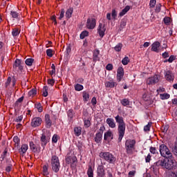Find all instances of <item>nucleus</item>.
Segmentation results:
<instances>
[{
    "mask_svg": "<svg viewBox=\"0 0 177 177\" xmlns=\"http://www.w3.org/2000/svg\"><path fill=\"white\" fill-rule=\"evenodd\" d=\"M160 165L164 167L166 169L175 171L177 169V162L175 159L172 158V156H163L162 160H160Z\"/></svg>",
    "mask_w": 177,
    "mask_h": 177,
    "instance_id": "nucleus-1",
    "label": "nucleus"
},
{
    "mask_svg": "<svg viewBox=\"0 0 177 177\" xmlns=\"http://www.w3.org/2000/svg\"><path fill=\"white\" fill-rule=\"evenodd\" d=\"M116 122L118 124V131L119 134L118 141L121 142L124 135H125V122H124V118L118 115L115 117Z\"/></svg>",
    "mask_w": 177,
    "mask_h": 177,
    "instance_id": "nucleus-2",
    "label": "nucleus"
},
{
    "mask_svg": "<svg viewBox=\"0 0 177 177\" xmlns=\"http://www.w3.org/2000/svg\"><path fill=\"white\" fill-rule=\"evenodd\" d=\"M51 167L53 171L57 174L60 171V161L57 156H53L51 158Z\"/></svg>",
    "mask_w": 177,
    "mask_h": 177,
    "instance_id": "nucleus-3",
    "label": "nucleus"
},
{
    "mask_svg": "<svg viewBox=\"0 0 177 177\" xmlns=\"http://www.w3.org/2000/svg\"><path fill=\"white\" fill-rule=\"evenodd\" d=\"M135 145L136 141L135 140H127L125 142V149L127 151V154H132V151L135 150Z\"/></svg>",
    "mask_w": 177,
    "mask_h": 177,
    "instance_id": "nucleus-4",
    "label": "nucleus"
},
{
    "mask_svg": "<svg viewBox=\"0 0 177 177\" xmlns=\"http://www.w3.org/2000/svg\"><path fill=\"white\" fill-rule=\"evenodd\" d=\"M159 151L160 153V156H169L171 154L168 147L164 144L160 145Z\"/></svg>",
    "mask_w": 177,
    "mask_h": 177,
    "instance_id": "nucleus-5",
    "label": "nucleus"
},
{
    "mask_svg": "<svg viewBox=\"0 0 177 177\" xmlns=\"http://www.w3.org/2000/svg\"><path fill=\"white\" fill-rule=\"evenodd\" d=\"M86 27L88 30H93L96 27V19L95 18H88L86 21Z\"/></svg>",
    "mask_w": 177,
    "mask_h": 177,
    "instance_id": "nucleus-6",
    "label": "nucleus"
},
{
    "mask_svg": "<svg viewBox=\"0 0 177 177\" xmlns=\"http://www.w3.org/2000/svg\"><path fill=\"white\" fill-rule=\"evenodd\" d=\"M42 124V118L40 117H35L32 120L31 127L32 128H37V127H39Z\"/></svg>",
    "mask_w": 177,
    "mask_h": 177,
    "instance_id": "nucleus-7",
    "label": "nucleus"
},
{
    "mask_svg": "<svg viewBox=\"0 0 177 177\" xmlns=\"http://www.w3.org/2000/svg\"><path fill=\"white\" fill-rule=\"evenodd\" d=\"M160 81V79H158V75H155L153 77H149L147 80V85H154L157 84Z\"/></svg>",
    "mask_w": 177,
    "mask_h": 177,
    "instance_id": "nucleus-8",
    "label": "nucleus"
},
{
    "mask_svg": "<svg viewBox=\"0 0 177 177\" xmlns=\"http://www.w3.org/2000/svg\"><path fill=\"white\" fill-rule=\"evenodd\" d=\"M77 156H70L66 158V164H71V165H76L77 162Z\"/></svg>",
    "mask_w": 177,
    "mask_h": 177,
    "instance_id": "nucleus-9",
    "label": "nucleus"
},
{
    "mask_svg": "<svg viewBox=\"0 0 177 177\" xmlns=\"http://www.w3.org/2000/svg\"><path fill=\"white\" fill-rule=\"evenodd\" d=\"M165 78L167 81L171 82V81H174V80H175V75H174V73H172V71H167L165 73Z\"/></svg>",
    "mask_w": 177,
    "mask_h": 177,
    "instance_id": "nucleus-10",
    "label": "nucleus"
},
{
    "mask_svg": "<svg viewBox=\"0 0 177 177\" xmlns=\"http://www.w3.org/2000/svg\"><path fill=\"white\" fill-rule=\"evenodd\" d=\"M97 32L101 37V38H103L104 37V32H106V26L103 25L102 24H100L97 29Z\"/></svg>",
    "mask_w": 177,
    "mask_h": 177,
    "instance_id": "nucleus-11",
    "label": "nucleus"
},
{
    "mask_svg": "<svg viewBox=\"0 0 177 177\" xmlns=\"http://www.w3.org/2000/svg\"><path fill=\"white\" fill-rule=\"evenodd\" d=\"M100 55V50H99L97 48H95L93 52V60L95 62V63L100 60V57H99Z\"/></svg>",
    "mask_w": 177,
    "mask_h": 177,
    "instance_id": "nucleus-12",
    "label": "nucleus"
},
{
    "mask_svg": "<svg viewBox=\"0 0 177 177\" xmlns=\"http://www.w3.org/2000/svg\"><path fill=\"white\" fill-rule=\"evenodd\" d=\"M41 145L44 149H45V146L48 145V142H49V138L46 137L45 133L41 134V138H40Z\"/></svg>",
    "mask_w": 177,
    "mask_h": 177,
    "instance_id": "nucleus-13",
    "label": "nucleus"
},
{
    "mask_svg": "<svg viewBox=\"0 0 177 177\" xmlns=\"http://www.w3.org/2000/svg\"><path fill=\"white\" fill-rule=\"evenodd\" d=\"M124 77V68L120 66L117 71V80L120 82Z\"/></svg>",
    "mask_w": 177,
    "mask_h": 177,
    "instance_id": "nucleus-14",
    "label": "nucleus"
},
{
    "mask_svg": "<svg viewBox=\"0 0 177 177\" xmlns=\"http://www.w3.org/2000/svg\"><path fill=\"white\" fill-rule=\"evenodd\" d=\"M30 148L33 153H39V151H41L39 145H35L33 142H30Z\"/></svg>",
    "mask_w": 177,
    "mask_h": 177,
    "instance_id": "nucleus-15",
    "label": "nucleus"
},
{
    "mask_svg": "<svg viewBox=\"0 0 177 177\" xmlns=\"http://www.w3.org/2000/svg\"><path fill=\"white\" fill-rule=\"evenodd\" d=\"M97 174L98 177H104L106 173H104V167H103V165L98 166Z\"/></svg>",
    "mask_w": 177,
    "mask_h": 177,
    "instance_id": "nucleus-16",
    "label": "nucleus"
},
{
    "mask_svg": "<svg viewBox=\"0 0 177 177\" xmlns=\"http://www.w3.org/2000/svg\"><path fill=\"white\" fill-rule=\"evenodd\" d=\"M161 46L160 41H155L151 44V51L158 53V48Z\"/></svg>",
    "mask_w": 177,
    "mask_h": 177,
    "instance_id": "nucleus-17",
    "label": "nucleus"
},
{
    "mask_svg": "<svg viewBox=\"0 0 177 177\" xmlns=\"http://www.w3.org/2000/svg\"><path fill=\"white\" fill-rule=\"evenodd\" d=\"M45 122H46V127L48 129L52 127V120H50V115L49 114L45 115Z\"/></svg>",
    "mask_w": 177,
    "mask_h": 177,
    "instance_id": "nucleus-18",
    "label": "nucleus"
},
{
    "mask_svg": "<svg viewBox=\"0 0 177 177\" xmlns=\"http://www.w3.org/2000/svg\"><path fill=\"white\" fill-rule=\"evenodd\" d=\"M101 158H104L106 161L110 162L111 164H113V162H115V157L113 156H101Z\"/></svg>",
    "mask_w": 177,
    "mask_h": 177,
    "instance_id": "nucleus-19",
    "label": "nucleus"
},
{
    "mask_svg": "<svg viewBox=\"0 0 177 177\" xmlns=\"http://www.w3.org/2000/svg\"><path fill=\"white\" fill-rule=\"evenodd\" d=\"M103 139V135L102 134L101 132H97L95 134V137L94 138V140L95 143H102V140Z\"/></svg>",
    "mask_w": 177,
    "mask_h": 177,
    "instance_id": "nucleus-20",
    "label": "nucleus"
},
{
    "mask_svg": "<svg viewBox=\"0 0 177 177\" xmlns=\"http://www.w3.org/2000/svg\"><path fill=\"white\" fill-rule=\"evenodd\" d=\"M113 136L114 134H113V132L109 130L104 133V140H109V138H111V139L112 140Z\"/></svg>",
    "mask_w": 177,
    "mask_h": 177,
    "instance_id": "nucleus-21",
    "label": "nucleus"
},
{
    "mask_svg": "<svg viewBox=\"0 0 177 177\" xmlns=\"http://www.w3.org/2000/svg\"><path fill=\"white\" fill-rule=\"evenodd\" d=\"M131 9V6H127L120 13H119V16L120 17H122V16H124V15H127V13H128V12H129Z\"/></svg>",
    "mask_w": 177,
    "mask_h": 177,
    "instance_id": "nucleus-22",
    "label": "nucleus"
},
{
    "mask_svg": "<svg viewBox=\"0 0 177 177\" xmlns=\"http://www.w3.org/2000/svg\"><path fill=\"white\" fill-rule=\"evenodd\" d=\"M106 124H108L110 128H115V122H114V119L113 118H107L106 119Z\"/></svg>",
    "mask_w": 177,
    "mask_h": 177,
    "instance_id": "nucleus-23",
    "label": "nucleus"
},
{
    "mask_svg": "<svg viewBox=\"0 0 177 177\" xmlns=\"http://www.w3.org/2000/svg\"><path fill=\"white\" fill-rule=\"evenodd\" d=\"M142 99L145 100V102H148L147 104H153V100H151L150 96H149L147 94H144L142 95Z\"/></svg>",
    "mask_w": 177,
    "mask_h": 177,
    "instance_id": "nucleus-24",
    "label": "nucleus"
},
{
    "mask_svg": "<svg viewBox=\"0 0 177 177\" xmlns=\"http://www.w3.org/2000/svg\"><path fill=\"white\" fill-rule=\"evenodd\" d=\"M127 20L125 18H124L121 20L120 28H119L120 31H122V29L125 28V26H127Z\"/></svg>",
    "mask_w": 177,
    "mask_h": 177,
    "instance_id": "nucleus-25",
    "label": "nucleus"
},
{
    "mask_svg": "<svg viewBox=\"0 0 177 177\" xmlns=\"http://www.w3.org/2000/svg\"><path fill=\"white\" fill-rule=\"evenodd\" d=\"M13 142H15V147L19 149V145H20V138L17 136L13 138Z\"/></svg>",
    "mask_w": 177,
    "mask_h": 177,
    "instance_id": "nucleus-26",
    "label": "nucleus"
},
{
    "mask_svg": "<svg viewBox=\"0 0 177 177\" xmlns=\"http://www.w3.org/2000/svg\"><path fill=\"white\" fill-rule=\"evenodd\" d=\"M27 150H28V145H27V144H24L21 145V147L19 149V153H22V154H24V153H26Z\"/></svg>",
    "mask_w": 177,
    "mask_h": 177,
    "instance_id": "nucleus-27",
    "label": "nucleus"
},
{
    "mask_svg": "<svg viewBox=\"0 0 177 177\" xmlns=\"http://www.w3.org/2000/svg\"><path fill=\"white\" fill-rule=\"evenodd\" d=\"M105 86L106 88H114V86H117V83L113 82H106L105 83Z\"/></svg>",
    "mask_w": 177,
    "mask_h": 177,
    "instance_id": "nucleus-28",
    "label": "nucleus"
},
{
    "mask_svg": "<svg viewBox=\"0 0 177 177\" xmlns=\"http://www.w3.org/2000/svg\"><path fill=\"white\" fill-rule=\"evenodd\" d=\"M88 177H93V169L92 168V165H88V169L87 170Z\"/></svg>",
    "mask_w": 177,
    "mask_h": 177,
    "instance_id": "nucleus-29",
    "label": "nucleus"
},
{
    "mask_svg": "<svg viewBox=\"0 0 177 177\" xmlns=\"http://www.w3.org/2000/svg\"><path fill=\"white\" fill-rule=\"evenodd\" d=\"M49 168V165H45L43 166V174L45 176L49 175V171L48 169Z\"/></svg>",
    "mask_w": 177,
    "mask_h": 177,
    "instance_id": "nucleus-30",
    "label": "nucleus"
},
{
    "mask_svg": "<svg viewBox=\"0 0 177 177\" xmlns=\"http://www.w3.org/2000/svg\"><path fill=\"white\" fill-rule=\"evenodd\" d=\"M21 64V60L17 59L13 64V68L16 70Z\"/></svg>",
    "mask_w": 177,
    "mask_h": 177,
    "instance_id": "nucleus-31",
    "label": "nucleus"
},
{
    "mask_svg": "<svg viewBox=\"0 0 177 177\" xmlns=\"http://www.w3.org/2000/svg\"><path fill=\"white\" fill-rule=\"evenodd\" d=\"M25 63L26 66H32V63H34V59L32 58H28L26 59Z\"/></svg>",
    "mask_w": 177,
    "mask_h": 177,
    "instance_id": "nucleus-32",
    "label": "nucleus"
},
{
    "mask_svg": "<svg viewBox=\"0 0 177 177\" xmlns=\"http://www.w3.org/2000/svg\"><path fill=\"white\" fill-rule=\"evenodd\" d=\"M129 62H131V59H129V57H124L122 60V64H123V66H127L128 63H129Z\"/></svg>",
    "mask_w": 177,
    "mask_h": 177,
    "instance_id": "nucleus-33",
    "label": "nucleus"
},
{
    "mask_svg": "<svg viewBox=\"0 0 177 177\" xmlns=\"http://www.w3.org/2000/svg\"><path fill=\"white\" fill-rule=\"evenodd\" d=\"M73 15V8L68 9L66 12V17L70 19Z\"/></svg>",
    "mask_w": 177,
    "mask_h": 177,
    "instance_id": "nucleus-34",
    "label": "nucleus"
},
{
    "mask_svg": "<svg viewBox=\"0 0 177 177\" xmlns=\"http://www.w3.org/2000/svg\"><path fill=\"white\" fill-rule=\"evenodd\" d=\"M74 132H75V135L76 136H80L81 135V128L80 127H75L74 128Z\"/></svg>",
    "mask_w": 177,
    "mask_h": 177,
    "instance_id": "nucleus-35",
    "label": "nucleus"
},
{
    "mask_svg": "<svg viewBox=\"0 0 177 177\" xmlns=\"http://www.w3.org/2000/svg\"><path fill=\"white\" fill-rule=\"evenodd\" d=\"M121 49H122V44L121 43L118 44L114 47V50H115V52H121Z\"/></svg>",
    "mask_w": 177,
    "mask_h": 177,
    "instance_id": "nucleus-36",
    "label": "nucleus"
},
{
    "mask_svg": "<svg viewBox=\"0 0 177 177\" xmlns=\"http://www.w3.org/2000/svg\"><path fill=\"white\" fill-rule=\"evenodd\" d=\"M88 35H89V32H88L86 30H84L80 34V39H84L85 38V37H88Z\"/></svg>",
    "mask_w": 177,
    "mask_h": 177,
    "instance_id": "nucleus-37",
    "label": "nucleus"
},
{
    "mask_svg": "<svg viewBox=\"0 0 177 177\" xmlns=\"http://www.w3.org/2000/svg\"><path fill=\"white\" fill-rule=\"evenodd\" d=\"M163 21H164L165 24H166V26H169V24H171V17H165L163 19Z\"/></svg>",
    "mask_w": 177,
    "mask_h": 177,
    "instance_id": "nucleus-38",
    "label": "nucleus"
},
{
    "mask_svg": "<svg viewBox=\"0 0 177 177\" xmlns=\"http://www.w3.org/2000/svg\"><path fill=\"white\" fill-rule=\"evenodd\" d=\"M35 106L36 109H37L39 113H42V111H44V108H42L41 103L36 104Z\"/></svg>",
    "mask_w": 177,
    "mask_h": 177,
    "instance_id": "nucleus-39",
    "label": "nucleus"
},
{
    "mask_svg": "<svg viewBox=\"0 0 177 177\" xmlns=\"http://www.w3.org/2000/svg\"><path fill=\"white\" fill-rule=\"evenodd\" d=\"M160 99H162V100H165V99H169V97H170L169 94H168L167 93L160 94Z\"/></svg>",
    "mask_w": 177,
    "mask_h": 177,
    "instance_id": "nucleus-40",
    "label": "nucleus"
},
{
    "mask_svg": "<svg viewBox=\"0 0 177 177\" xmlns=\"http://www.w3.org/2000/svg\"><path fill=\"white\" fill-rule=\"evenodd\" d=\"M120 103L122 106H129V100H128V99L127 98L122 100Z\"/></svg>",
    "mask_w": 177,
    "mask_h": 177,
    "instance_id": "nucleus-41",
    "label": "nucleus"
},
{
    "mask_svg": "<svg viewBox=\"0 0 177 177\" xmlns=\"http://www.w3.org/2000/svg\"><path fill=\"white\" fill-rule=\"evenodd\" d=\"M172 153L174 156H177V140L175 141L174 145L172 147Z\"/></svg>",
    "mask_w": 177,
    "mask_h": 177,
    "instance_id": "nucleus-42",
    "label": "nucleus"
},
{
    "mask_svg": "<svg viewBox=\"0 0 177 177\" xmlns=\"http://www.w3.org/2000/svg\"><path fill=\"white\" fill-rule=\"evenodd\" d=\"M82 89H84V86H82V84H77L75 86V91H82Z\"/></svg>",
    "mask_w": 177,
    "mask_h": 177,
    "instance_id": "nucleus-43",
    "label": "nucleus"
},
{
    "mask_svg": "<svg viewBox=\"0 0 177 177\" xmlns=\"http://www.w3.org/2000/svg\"><path fill=\"white\" fill-rule=\"evenodd\" d=\"M42 96H44V97H46V96H48V86H44Z\"/></svg>",
    "mask_w": 177,
    "mask_h": 177,
    "instance_id": "nucleus-44",
    "label": "nucleus"
},
{
    "mask_svg": "<svg viewBox=\"0 0 177 177\" xmlns=\"http://www.w3.org/2000/svg\"><path fill=\"white\" fill-rule=\"evenodd\" d=\"M10 15L12 19H18L19 18V13L16 11H11Z\"/></svg>",
    "mask_w": 177,
    "mask_h": 177,
    "instance_id": "nucleus-45",
    "label": "nucleus"
},
{
    "mask_svg": "<svg viewBox=\"0 0 177 177\" xmlns=\"http://www.w3.org/2000/svg\"><path fill=\"white\" fill-rule=\"evenodd\" d=\"M12 34L13 37H17L19 34H20V32L19 31V29L14 28L12 31Z\"/></svg>",
    "mask_w": 177,
    "mask_h": 177,
    "instance_id": "nucleus-46",
    "label": "nucleus"
},
{
    "mask_svg": "<svg viewBox=\"0 0 177 177\" xmlns=\"http://www.w3.org/2000/svg\"><path fill=\"white\" fill-rule=\"evenodd\" d=\"M46 53L48 57H52L53 56V50L50 48L47 49Z\"/></svg>",
    "mask_w": 177,
    "mask_h": 177,
    "instance_id": "nucleus-47",
    "label": "nucleus"
},
{
    "mask_svg": "<svg viewBox=\"0 0 177 177\" xmlns=\"http://www.w3.org/2000/svg\"><path fill=\"white\" fill-rule=\"evenodd\" d=\"M151 122H149L148 124L144 127V131L145 132L150 131V128H151Z\"/></svg>",
    "mask_w": 177,
    "mask_h": 177,
    "instance_id": "nucleus-48",
    "label": "nucleus"
},
{
    "mask_svg": "<svg viewBox=\"0 0 177 177\" xmlns=\"http://www.w3.org/2000/svg\"><path fill=\"white\" fill-rule=\"evenodd\" d=\"M35 95H37V90L35 88H32L28 92V96H35Z\"/></svg>",
    "mask_w": 177,
    "mask_h": 177,
    "instance_id": "nucleus-49",
    "label": "nucleus"
},
{
    "mask_svg": "<svg viewBox=\"0 0 177 177\" xmlns=\"http://www.w3.org/2000/svg\"><path fill=\"white\" fill-rule=\"evenodd\" d=\"M83 99L85 100V102H88L89 100V94L86 92L83 93Z\"/></svg>",
    "mask_w": 177,
    "mask_h": 177,
    "instance_id": "nucleus-50",
    "label": "nucleus"
},
{
    "mask_svg": "<svg viewBox=\"0 0 177 177\" xmlns=\"http://www.w3.org/2000/svg\"><path fill=\"white\" fill-rule=\"evenodd\" d=\"M161 6H162L161 5V3L157 4L156 9H155V12L156 13H160V12H161Z\"/></svg>",
    "mask_w": 177,
    "mask_h": 177,
    "instance_id": "nucleus-51",
    "label": "nucleus"
},
{
    "mask_svg": "<svg viewBox=\"0 0 177 177\" xmlns=\"http://www.w3.org/2000/svg\"><path fill=\"white\" fill-rule=\"evenodd\" d=\"M111 17L114 20L117 19V11L115 10V9L112 10Z\"/></svg>",
    "mask_w": 177,
    "mask_h": 177,
    "instance_id": "nucleus-52",
    "label": "nucleus"
},
{
    "mask_svg": "<svg viewBox=\"0 0 177 177\" xmlns=\"http://www.w3.org/2000/svg\"><path fill=\"white\" fill-rule=\"evenodd\" d=\"M57 139H59V136L54 134L52 138L53 143H57Z\"/></svg>",
    "mask_w": 177,
    "mask_h": 177,
    "instance_id": "nucleus-53",
    "label": "nucleus"
},
{
    "mask_svg": "<svg viewBox=\"0 0 177 177\" xmlns=\"http://www.w3.org/2000/svg\"><path fill=\"white\" fill-rule=\"evenodd\" d=\"M10 82H12V77H8L7 81L5 83L6 88H8V86L10 85Z\"/></svg>",
    "mask_w": 177,
    "mask_h": 177,
    "instance_id": "nucleus-54",
    "label": "nucleus"
},
{
    "mask_svg": "<svg viewBox=\"0 0 177 177\" xmlns=\"http://www.w3.org/2000/svg\"><path fill=\"white\" fill-rule=\"evenodd\" d=\"M68 117H69L70 118H73V115H74V111H73V109H69L68 111Z\"/></svg>",
    "mask_w": 177,
    "mask_h": 177,
    "instance_id": "nucleus-55",
    "label": "nucleus"
},
{
    "mask_svg": "<svg viewBox=\"0 0 177 177\" xmlns=\"http://www.w3.org/2000/svg\"><path fill=\"white\" fill-rule=\"evenodd\" d=\"M156 3H157V1H156V0H150V2H149L150 8H154V6H156Z\"/></svg>",
    "mask_w": 177,
    "mask_h": 177,
    "instance_id": "nucleus-56",
    "label": "nucleus"
},
{
    "mask_svg": "<svg viewBox=\"0 0 177 177\" xmlns=\"http://www.w3.org/2000/svg\"><path fill=\"white\" fill-rule=\"evenodd\" d=\"M84 127L86 128H89V127H91V120H84Z\"/></svg>",
    "mask_w": 177,
    "mask_h": 177,
    "instance_id": "nucleus-57",
    "label": "nucleus"
},
{
    "mask_svg": "<svg viewBox=\"0 0 177 177\" xmlns=\"http://www.w3.org/2000/svg\"><path fill=\"white\" fill-rule=\"evenodd\" d=\"M64 8H62L61 10V12L59 14V20H62V19H63L64 17Z\"/></svg>",
    "mask_w": 177,
    "mask_h": 177,
    "instance_id": "nucleus-58",
    "label": "nucleus"
},
{
    "mask_svg": "<svg viewBox=\"0 0 177 177\" xmlns=\"http://www.w3.org/2000/svg\"><path fill=\"white\" fill-rule=\"evenodd\" d=\"M14 121L15 122H21V121H23V115L18 116Z\"/></svg>",
    "mask_w": 177,
    "mask_h": 177,
    "instance_id": "nucleus-59",
    "label": "nucleus"
},
{
    "mask_svg": "<svg viewBox=\"0 0 177 177\" xmlns=\"http://www.w3.org/2000/svg\"><path fill=\"white\" fill-rule=\"evenodd\" d=\"M47 82L48 84L50 85L51 86H53V85H55V80L53 79H48Z\"/></svg>",
    "mask_w": 177,
    "mask_h": 177,
    "instance_id": "nucleus-60",
    "label": "nucleus"
},
{
    "mask_svg": "<svg viewBox=\"0 0 177 177\" xmlns=\"http://www.w3.org/2000/svg\"><path fill=\"white\" fill-rule=\"evenodd\" d=\"M169 127L166 125V126L162 127H161V129H162V132H164V133H167V132H168V129H169Z\"/></svg>",
    "mask_w": 177,
    "mask_h": 177,
    "instance_id": "nucleus-61",
    "label": "nucleus"
},
{
    "mask_svg": "<svg viewBox=\"0 0 177 177\" xmlns=\"http://www.w3.org/2000/svg\"><path fill=\"white\" fill-rule=\"evenodd\" d=\"M176 57H175L174 55H171L169 59H168V62L169 63H172V62H174V60H176Z\"/></svg>",
    "mask_w": 177,
    "mask_h": 177,
    "instance_id": "nucleus-62",
    "label": "nucleus"
},
{
    "mask_svg": "<svg viewBox=\"0 0 177 177\" xmlns=\"http://www.w3.org/2000/svg\"><path fill=\"white\" fill-rule=\"evenodd\" d=\"M150 152L151 153V154H156L157 153V149H156V147H151Z\"/></svg>",
    "mask_w": 177,
    "mask_h": 177,
    "instance_id": "nucleus-63",
    "label": "nucleus"
},
{
    "mask_svg": "<svg viewBox=\"0 0 177 177\" xmlns=\"http://www.w3.org/2000/svg\"><path fill=\"white\" fill-rule=\"evenodd\" d=\"M106 69L108 70V71H111V70H113V64H108L106 66Z\"/></svg>",
    "mask_w": 177,
    "mask_h": 177,
    "instance_id": "nucleus-64",
    "label": "nucleus"
}]
</instances>
